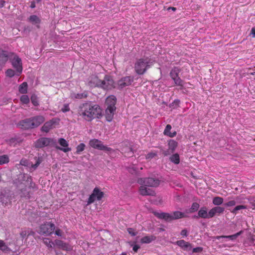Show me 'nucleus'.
Masks as SVG:
<instances>
[{"label":"nucleus","instance_id":"obj_11","mask_svg":"<svg viewBox=\"0 0 255 255\" xmlns=\"http://www.w3.org/2000/svg\"><path fill=\"white\" fill-rule=\"evenodd\" d=\"M53 142V139L47 137H41L38 139L34 143L35 147L42 148L49 145Z\"/></svg>","mask_w":255,"mask_h":255},{"label":"nucleus","instance_id":"obj_57","mask_svg":"<svg viewBox=\"0 0 255 255\" xmlns=\"http://www.w3.org/2000/svg\"><path fill=\"white\" fill-rule=\"evenodd\" d=\"M251 34L253 35V37L255 38V27L252 28Z\"/></svg>","mask_w":255,"mask_h":255},{"label":"nucleus","instance_id":"obj_38","mask_svg":"<svg viewBox=\"0 0 255 255\" xmlns=\"http://www.w3.org/2000/svg\"><path fill=\"white\" fill-rule=\"evenodd\" d=\"M247 208V207L245 205H238L232 211H231V213L236 215L237 214L238 211L241 209H246Z\"/></svg>","mask_w":255,"mask_h":255},{"label":"nucleus","instance_id":"obj_54","mask_svg":"<svg viewBox=\"0 0 255 255\" xmlns=\"http://www.w3.org/2000/svg\"><path fill=\"white\" fill-rule=\"evenodd\" d=\"M55 235H56L57 236H62V231L60 229H57L56 230H55Z\"/></svg>","mask_w":255,"mask_h":255},{"label":"nucleus","instance_id":"obj_15","mask_svg":"<svg viewBox=\"0 0 255 255\" xmlns=\"http://www.w3.org/2000/svg\"><path fill=\"white\" fill-rule=\"evenodd\" d=\"M58 143L63 147H60L59 146H56L57 149H59L64 152H67L71 150V148L70 147H68V142L64 138H60L58 139Z\"/></svg>","mask_w":255,"mask_h":255},{"label":"nucleus","instance_id":"obj_55","mask_svg":"<svg viewBox=\"0 0 255 255\" xmlns=\"http://www.w3.org/2000/svg\"><path fill=\"white\" fill-rule=\"evenodd\" d=\"M188 232H187V231L186 229H183L181 231V235L183 236V237H186L188 235Z\"/></svg>","mask_w":255,"mask_h":255},{"label":"nucleus","instance_id":"obj_7","mask_svg":"<svg viewBox=\"0 0 255 255\" xmlns=\"http://www.w3.org/2000/svg\"><path fill=\"white\" fill-rule=\"evenodd\" d=\"M89 145L91 147L101 150L111 151L113 149L106 145H104L103 142L97 139H92L89 141Z\"/></svg>","mask_w":255,"mask_h":255},{"label":"nucleus","instance_id":"obj_33","mask_svg":"<svg viewBox=\"0 0 255 255\" xmlns=\"http://www.w3.org/2000/svg\"><path fill=\"white\" fill-rule=\"evenodd\" d=\"M170 160L175 164H178L180 162V157L178 153H175L170 157Z\"/></svg>","mask_w":255,"mask_h":255},{"label":"nucleus","instance_id":"obj_18","mask_svg":"<svg viewBox=\"0 0 255 255\" xmlns=\"http://www.w3.org/2000/svg\"><path fill=\"white\" fill-rule=\"evenodd\" d=\"M155 216L159 219H163L166 222H171L173 221L172 214L167 213H154Z\"/></svg>","mask_w":255,"mask_h":255},{"label":"nucleus","instance_id":"obj_4","mask_svg":"<svg viewBox=\"0 0 255 255\" xmlns=\"http://www.w3.org/2000/svg\"><path fill=\"white\" fill-rule=\"evenodd\" d=\"M104 193L102 191L99 187H95L87 200V205L93 203L96 200H101L104 197Z\"/></svg>","mask_w":255,"mask_h":255},{"label":"nucleus","instance_id":"obj_44","mask_svg":"<svg viewBox=\"0 0 255 255\" xmlns=\"http://www.w3.org/2000/svg\"><path fill=\"white\" fill-rule=\"evenodd\" d=\"M43 243L48 248H52L53 244V242L48 238H44L43 239Z\"/></svg>","mask_w":255,"mask_h":255},{"label":"nucleus","instance_id":"obj_60","mask_svg":"<svg viewBox=\"0 0 255 255\" xmlns=\"http://www.w3.org/2000/svg\"><path fill=\"white\" fill-rule=\"evenodd\" d=\"M4 5V1H0V7H2Z\"/></svg>","mask_w":255,"mask_h":255},{"label":"nucleus","instance_id":"obj_30","mask_svg":"<svg viewBox=\"0 0 255 255\" xmlns=\"http://www.w3.org/2000/svg\"><path fill=\"white\" fill-rule=\"evenodd\" d=\"M28 85L27 82H24L21 84L18 88L19 93L23 94H25L27 92Z\"/></svg>","mask_w":255,"mask_h":255},{"label":"nucleus","instance_id":"obj_39","mask_svg":"<svg viewBox=\"0 0 255 255\" xmlns=\"http://www.w3.org/2000/svg\"><path fill=\"white\" fill-rule=\"evenodd\" d=\"M199 208V204L198 203L194 202L191 205V207L190 209V213H193L197 211Z\"/></svg>","mask_w":255,"mask_h":255},{"label":"nucleus","instance_id":"obj_14","mask_svg":"<svg viewBox=\"0 0 255 255\" xmlns=\"http://www.w3.org/2000/svg\"><path fill=\"white\" fill-rule=\"evenodd\" d=\"M17 126L22 129H32L30 118L20 121L18 123Z\"/></svg>","mask_w":255,"mask_h":255},{"label":"nucleus","instance_id":"obj_17","mask_svg":"<svg viewBox=\"0 0 255 255\" xmlns=\"http://www.w3.org/2000/svg\"><path fill=\"white\" fill-rule=\"evenodd\" d=\"M101 81L97 76L92 75L89 78L88 85L91 87H100Z\"/></svg>","mask_w":255,"mask_h":255},{"label":"nucleus","instance_id":"obj_49","mask_svg":"<svg viewBox=\"0 0 255 255\" xmlns=\"http://www.w3.org/2000/svg\"><path fill=\"white\" fill-rule=\"evenodd\" d=\"M70 109L69 108V105L67 104H65L64 105L63 107L61 109V111L63 113H66L70 111Z\"/></svg>","mask_w":255,"mask_h":255},{"label":"nucleus","instance_id":"obj_5","mask_svg":"<svg viewBox=\"0 0 255 255\" xmlns=\"http://www.w3.org/2000/svg\"><path fill=\"white\" fill-rule=\"evenodd\" d=\"M137 182L139 184H143L151 187H156L160 184L159 179L152 177L139 178Z\"/></svg>","mask_w":255,"mask_h":255},{"label":"nucleus","instance_id":"obj_36","mask_svg":"<svg viewBox=\"0 0 255 255\" xmlns=\"http://www.w3.org/2000/svg\"><path fill=\"white\" fill-rule=\"evenodd\" d=\"M172 80L174 81L175 85L180 86L181 89L183 87L184 82L179 77L175 78Z\"/></svg>","mask_w":255,"mask_h":255},{"label":"nucleus","instance_id":"obj_2","mask_svg":"<svg viewBox=\"0 0 255 255\" xmlns=\"http://www.w3.org/2000/svg\"><path fill=\"white\" fill-rule=\"evenodd\" d=\"M117 99L114 95L109 96L106 101L107 108L106 110L105 117L107 121L111 122L113 119L116 108L115 107Z\"/></svg>","mask_w":255,"mask_h":255},{"label":"nucleus","instance_id":"obj_34","mask_svg":"<svg viewBox=\"0 0 255 255\" xmlns=\"http://www.w3.org/2000/svg\"><path fill=\"white\" fill-rule=\"evenodd\" d=\"M9 158L7 155L3 154L0 156V165H3L8 163Z\"/></svg>","mask_w":255,"mask_h":255},{"label":"nucleus","instance_id":"obj_53","mask_svg":"<svg viewBox=\"0 0 255 255\" xmlns=\"http://www.w3.org/2000/svg\"><path fill=\"white\" fill-rule=\"evenodd\" d=\"M203 250V248L201 247H197L193 249V253H200Z\"/></svg>","mask_w":255,"mask_h":255},{"label":"nucleus","instance_id":"obj_13","mask_svg":"<svg viewBox=\"0 0 255 255\" xmlns=\"http://www.w3.org/2000/svg\"><path fill=\"white\" fill-rule=\"evenodd\" d=\"M140 186L139 188V193L142 196H154L155 193L154 191L149 188L146 185L140 184Z\"/></svg>","mask_w":255,"mask_h":255},{"label":"nucleus","instance_id":"obj_19","mask_svg":"<svg viewBox=\"0 0 255 255\" xmlns=\"http://www.w3.org/2000/svg\"><path fill=\"white\" fill-rule=\"evenodd\" d=\"M224 211V208L217 206L210 210V216L212 218L214 217L216 215H220L223 214Z\"/></svg>","mask_w":255,"mask_h":255},{"label":"nucleus","instance_id":"obj_8","mask_svg":"<svg viewBox=\"0 0 255 255\" xmlns=\"http://www.w3.org/2000/svg\"><path fill=\"white\" fill-rule=\"evenodd\" d=\"M100 87L104 90H111L114 88V81L112 77L108 75L105 76L104 79L101 81Z\"/></svg>","mask_w":255,"mask_h":255},{"label":"nucleus","instance_id":"obj_12","mask_svg":"<svg viewBox=\"0 0 255 255\" xmlns=\"http://www.w3.org/2000/svg\"><path fill=\"white\" fill-rule=\"evenodd\" d=\"M30 119L32 128H37L45 121V118L41 115L32 117Z\"/></svg>","mask_w":255,"mask_h":255},{"label":"nucleus","instance_id":"obj_58","mask_svg":"<svg viewBox=\"0 0 255 255\" xmlns=\"http://www.w3.org/2000/svg\"><path fill=\"white\" fill-rule=\"evenodd\" d=\"M28 233H29V234H28V236H29L30 235L34 236V235L35 234L34 232H33L32 230H28Z\"/></svg>","mask_w":255,"mask_h":255},{"label":"nucleus","instance_id":"obj_20","mask_svg":"<svg viewBox=\"0 0 255 255\" xmlns=\"http://www.w3.org/2000/svg\"><path fill=\"white\" fill-rule=\"evenodd\" d=\"M55 121L54 119L50 120L44 123L41 128V130L43 132H48L51 129L53 128Z\"/></svg>","mask_w":255,"mask_h":255},{"label":"nucleus","instance_id":"obj_32","mask_svg":"<svg viewBox=\"0 0 255 255\" xmlns=\"http://www.w3.org/2000/svg\"><path fill=\"white\" fill-rule=\"evenodd\" d=\"M177 146V142L174 140L170 139L168 141L169 149L171 150V152H173Z\"/></svg>","mask_w":255,"mask_h":255},{"label":"nucleus","instance_id":"obj_37","mask_svg":"<svg viewBox=\"0 0 255 255\" xmlns=\"http://www.w3.org/2000/svg\"><path fill=\"white\" fill-rule=\"evenodd\" d=\"M88 96V93L87 92H84L81 94H74L72 96V98H75L76 99H83L86 98Z\"/></svg>","mask_w":255,"mask_h":255},{"label":"nucleus","instance_id":"obj_62","mask_svg":"<svg viewBox=\"0 0 255 255\" xmlns=\"http://www.w3.org/2000/svg\"><path fill=\"white\" fill-rule=\"evenodd\" d=\"M1 201H2V203L5 204V205H6V204H7V201H6V202H4V199H2Z\"/></svg>","mask_w":255,"mask_h":255},{"label":"nucleus","instance_id":"obj_26","mask_svg":"<svg viewBox=\"0 0 255 255\" xmlns=\"http://www.w3.org/2000/svg\"><path fill=\"white\" fill-rule=\"evenodd\" d=\"M155 239L156 237L153 235L146 236L141 239L140 242L142 244H149Z\"/></svg>","mask_w":255,"mask_h":255},{"label":"nucleus","instance_id":"obj_50","mask_svg":"<svg viewBox=\"0 0 255 255\" xmlns=\"http://www.w3.org/2000/svg\"><path fill=\"white\" fill-rule=\"evenodd\" d=\"M36 163L31 165V167L32 168H33L34 169L36 168L38 166V165L40 164V163H41V160L40 159V158L39 157L38 158L36 157Z\"/></svg>","mask_w":255,"mask_h":255},{"label":"nucleus","instance_id":"obj_59","mask_svg":"<svg viewBox=\"0 0 255 255\" xmlns=\"http://www.w3.org/2000/svg\"><path fill=\"white\" fill-rule=\"evenodd\" d=\"M30 7L33 8L35 7V3L34 1L32 2L30 5Z\"/></svg>","mask_w":255,"mask_h":255},{"label":"nucleus","instance_id":"obj_46","mask_svg":"<svg viewBox=\"0 0 255 255\" xmlns=\"http://www.w3.org/2000/svg\"><path fill=\"white\" fill-rule=\"evenodd\" d=\"M157 156V153L155 152H150L147 153L145 156L146 159H151Z\"/></svg>","mask_w":255,"mask_h":255},{"label":"nucleus","instance_id":"obj_21","mask_svg":"<svg viewBox=\"0 0 255 255\" xmlns=\"http://www.w3.org/2000/svg\"><path fill=\"white\" fill-rule=\"evenodd\" d=\"M176 244L185 251H190L192 248L191 245L189 243L181 240L177 241Z\"/></svg>","mask_w":255,"mask_h":255},{"label":"nucleus","instance_id":"obj_9","mask_svg":"<svg viewBox=\"0 0 255 255\" xmlns=\"http://www.w3.org/2000/svg\"><path fill=\"white\" fill-rule=\"evenodd\" d=\"M134 81V77L132 76H126L122 77L118 82V85L120 89L130 86Z\"/></svg>","mask_w":255,"mask_h":255},{"label":"nucleus","instance_id":"obj_51","mask_svg":"<svg viewBox=\"0 0 255 255\" xmlns=\"http://www.w3.org/2000/svg\"><path fill=\"white\" fill-rule=\"evenodd\" d=\"M236 203L235 201L231 200L226 203L224 205L227 207H232L235 206L236 205Z\"/></svg>","mask_w":255,"mask_h":255},{"label":"nucleus","instance_id":"obj_24","mask_svg":"<svg viewBox=\"0 0 255 255\" xmlns=\"http://www.w3.org/2000/svg\"><path fill=\"white\" fill-rule=\"evenodd\" d=\"M8 55L7 52L0 50V66H3L8 60Z\"/></svg>","mask_w":255,"mask_h":255},{"label":"nucleus","instance_id":"obj_42","mask_svg":"<svg viewBox=\"0 0 255 255\" xmlns=\"http://www.w3.org/2000/svg\"><path fill=\"white\" fill-rule=\"evenodd\" d=\"M85 145L83 143L79 144L76 147V152L78 154L81 153L85 149Z\"/></svg>","mask_w":255,"mask_h":255},{"label":"nucleus","instance_id":"obj_10","mask_svg":"<svg viewBox=\"0 0 255 255\" xmlns=\"http://www.w3.org/2000/svg\"><path fill=\"white\" fill-rule=\"evenodd\" d=\"M11 64L13 67L15 69L17 75L19 76L21 73L22 71V62L21 59L17 56H14L13 59L11 60Z\"/></svg>","mask_w":255,"mask_h":255},{"label":"nucleus","instance_id":"obj_27","mask_svg":"<svg viewBox=\"0 0 255 255\" xmlns=\"http://www.w3.org/2000/svg\"><path fill=\"white\" fill-rule=\"evenodd\" d=\"M171 214L173 220L181 219L186 217L184 213L181 212L180 211L173 212Z\"/></svg>","mask_w":255,"mask_h":255},{"label":"nucleus","instance_id":"obj_29","mask_svg":"<svg viewBox=\"0 0 255 255\" xmlns=\"http://www.w3.org/2000/svg\"><path fill=\"white\" fill-rule=\"evenodd\" d=\"M242 232H239L234 235H229V236H217L216 237V239L219 240L221 238H228L231 240H235L239 235H241Z\"/></svg>","mask_w":255,"mask_h":255},{"label":"nucleus","instance_id":"obj_35","mask_svg":"<svg viewBox=\"0 0 255 255\" xmlns=\"http://www.w3.org/2000/svg\"><path fill=\"white\" fill-rule=\"evenodd\" d=\"M223 198L221 197H215L213 199V204L216 206L221 205L223 203Z\"/></svg>","mask_w":255,"mask_h":255},{"label":"nucleus","instance_id":"obj_43","mask_svg":"<svg viewBox=\"0 0 255 255\" xmlns=\"http://www.w3.org/2000/svg\"><path fill=\"white\" fill-rule=\"evenodd\" d=\"M31 101L32 104L34 106H37L39 105V102L38 100V98L35 95H32L31 97Z\"/></svg>","mask_w":255,"mask_h":255},{"label":"nucleus","instance_id":"obj_56","mask_svg":"<svg viewBox=\"0 0 255 255\" xmlns=\"http://www.w3.org/2000/svg\"><path fill=\"white\" fill-rule=\"evenodd\" d=\"M140 248V247L137 245H135L132 248L133 251L134 252H137L138 250Z\"/></svg>","mask_w":255,"mask_h":255},{"label":"nucleus","instance_id":"obj_6","mask_svg":"<svg viewBox=\"0 0 255 255\" xmlns=\"http://www.w3.org/2000/svg\"><path fill=\"white\" fill-rule=\"evenodd\" d=\"M55 229V226L54 224L50 222H46L40 225L39 233L42 235L49 236L53 233Z\"/></svg>","mask_w":255,"mask_h":255},{"label":"nucleus","instance_id":"obj_63","mask_svg":"<svg viewBox=\"0 0 255 255\" xmlns=\"http://www.w3.org/2000/svg\"><path fill=\"white\" fill-rule=\"evenodd\" d=\"M121 255H127L126 253H123Z\"/></svg>","mask_w":255,"mask_h":255},{"label":"nucleus","instance_id":"obj_48","mask_svg":"<svg viewBox=\"0 0 255 255\" xmlns=\"http://www.w3.org/2000/svg\"><path fill=\"white\" fill-rule=\"evenodd\" d=\"M28 234H29L28 231H27L26 230H22L20 233V237L22 239L27 237Z\"/></svg>","mask_w":255,"mask_h":255},{"label":"nucleus","instance_id":"obj_64","mask_svg":"<svg viewBox=\"0 0 255 255\" xmlns=\"http://www.w3.org/2000/svg\"><path fill=\"white\" fill-rule=\"evenodd\" d=\"M56 255H58V253L57 252L56 253Z\"/></svg>","mask_w":255,"mask_h":255},{"label":"nucleus","instance_id":"obj_28","mask_svg":"<svg viewBox=\"0 0 255 255\" xmlns=\"http://www.w3.org/2000/svg\"><path fill=\"white\" fill-rule=\"evenodd\" d=\"M22 176V178L24 180L26 181V182L29 185V187L30 188H34L35 183L32 182L31 177L27 174H23Z\"/></svg>","mask_w":255,"mask_h":255},{"label":"nucleus","instance_id":"obj_1","mask_svg":"<svg viewBox=\"0 0 255 255\" xmlns=\"http://www.w3.org/2000/svg\"><path fill=\"white\" fill-rule=\"evenodd\" d=\"M77 115L87 122H91L95 119H100L102 116V110L100 107L91 102H85L79 105Z\"/></svg>","mask_w":255,"mask_h":255},{"label":"nucleus","instance_id":"obj_16","mask_svg":"<svg viewBox=\"0 0 255 255\" xmlns=\"http://www.w3.org/2000/svg\"><path fill=\"white\" fill-rule=\"evenodd\" d=\"M55 245L60 249L63 251H70L72 250V247L68 244L64 242L63 241L59 240H55Z\"/></svg>","mask_w":255,"mask_h":255},{"label":"nucleus","instance_id":"obj_41","mask_svg":"<svg viewBox=\"0 0 255 255\" xmlns=\"http://www.w3.org/2000/svg\"><path fill=\"white\" fill-rule=\"evenodd\" d=\"M248 200L251 205L253 210H255V196H250L248 198Z\"/></svg>","mask_w":255,"mask_h":255},{"label":"nucleus","instance_id":"obj_31","mask_svg":"<svg viewBox=\"0 0 255 255\" xmlns=\"http://www.w3.org/2000/svg\"><path fill=\"white\" fill-rule=\"evenodd\" d=\"M180 69L177 67H174L170 71V75L172 79L179 77Z\"/></svg>","mask_w":255,"mask_h":255},{"label":"nucleus","instance_id":"obj_47","mask_svg":"<svg viewBox=\"0 0 255 255\" xmlns=\"http://www.w3.org/2000/svg\"><path fill=\"white\" fill-rule=\"evenodd\" d=\"M8 248L5 243L2 240H0V250L2 251H5L7 250Z\"/></svg>","mask_w":255,"mask_h":255},{"label":"nucleus","instance_id":"obj_25","mask_svg":"<svg viewBox=\"0 0 255 255\" xmlns=\"http://www.w3.org/2000/svg\"><path fill=\"white\" fill-rule=\"evenodd\" d=\"M171 128L172 127L170 125H167L163 132L164 134L170 137H173L175 136L177 134L176 131H174L173 132H171L170 130L171 129Z\"/></svg>","mask_w":255,"mask_h":255},{"label":"nucleus","instance_id":"obj_45","mask_svg":"<svg viewBox=\"0 0 255 255\" xmlns=\"http://www.w3.org/2000/svg\"><path fill=\"white\" fill-rule=\"evenodd\" d=\"M15 74V73L14 71L11 69H8L5 72L6 76L10 78L13 77Z\"/></svg>","mask_w":255,"mask_h":255},{"label":"nucleus","instance_id":"obj_52","mask_svg":"<svg viewBox=\"0 0 255 255\" xmlns=\"http://www.w3.org/2000/svg\"><path fill=\"white\" fill-rule=\"evenodd\" d=\"M128 233L132 236H134L136 235V233H135L133 229L132 228H128Z\"/></svg>","mask_w":255,"mask_h":255},{"label":"nucleus","instance_id":"obj_40","mask_svg":"<svg viewBox=\"0 0 255 255\" xmlns=\"http://www.w3.org/2000/svg\"><path fill=\"white\" fill-rule=\"evenodd\" d=\"M20 102L24 104H27L29 102V97L26 95H22L20 98Z\"/></svg>","mask_w":255,"mask_h":255},{"label":"nucleus","instance_id":"obj_3","mask_svg":"<svg viewBox=\"0 0 255 255\" xmlns=\"http://www.w3.org/2000/svg\"><path fill=\"white\" fill-rule=\"evenodd\" d=\"M149 59L148 58L138 59L134 64L135 72L138 75L144 74L150 68Z\"/></svg>","mask_w":255,"mask_h":255},{"label":"nucleus","instance_id":"obj_23","mask_svg":"<svg viewBox=\"0 0 255 255\" xmlns=\"http://www.w3.org/2000/svg\"><path fill=\"white\" fill-rule=\"evenodd\" d=\"M28 21L33 25H35L37 28H39L41 19L36 15H31L28 17Z\"/></svg>","mask_w":255,"mask_h":255},{"label":"nucleus","instance_id":"obj_61","mask_svg":"<svg viewBox=\"0 0 255 255\" xmlns=\"http://www.w3.org/2000/svg\"><path fill=\"white\" fill-rule=\"evenodd\" d=\"M168 9H171L173 11H175L176 10V7H169Z\"/></svg>","mask_w":255,"mask_h":255},{"label":"nucleus","instance_id":"obj_22","mask_svg":"<svg viewBox=\"0 0 255 255\" xmlns=\"http://www.w3.org/2000/svg\"><path fill=\"white\" fill-rule=\"evenodd\" d=\"M198 217L204 219L211 218L210 216V211L207 212V208L206 207H201L198 213Z\"/></svg>","mask_w":255,"mask_h":255}]
</instances>
